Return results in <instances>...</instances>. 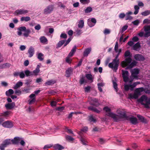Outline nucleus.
Segmentation results:
<instances>
[{
	"instance_id": "obj_28",
	"label": "nucleus",
	"mask_w": 150,
	"mask_h": 150,
	"mask_svg": "<svg viewBox=\"0 0 150 150\" xmlns=\"http://www.w3.org/2000/svg\"><path fill=\"white\" fill-rule=\"evenodd\" d=\"M137 117L142 122L145 123L146 122V119L142 116L140 115H137Z\"/></svg>"
},
{
	"instance_id": "obj_11",
	"label": "nucleus",
	"mask_w": 150,
	"mask_h": 150,
	"mask_svg": "<svg viewBox=\"0 0 150 150\" xmlns=\"http://www.w3.org/2000/svg\"><path fill=\"white\" fill-rule=\"evenodd\" d=\"M53 8L54 7L53 5H49L44 9V13L46 14L50 13L53 11Z\"/></svg>"
},
{
	"instance_id": "obj_45",
	"label": "nucleus",
	"mask_w": 150,
	"mask_h": 150,
	"mask_svg": "<svg viewBox=\"0 0 150 150\" xmlns=\"http://www.w3.org/2000/svg\"><path fill=\"white\" fill-rule=\"evenodd\" d=\"M137 63V62L135 61H133L130 63V64H129V67L131 68H133L136 65Z\"/></svg>"
},
{
	"instance_id": "obj_19",
	"label": "nucleus",
	"mask_w": 150,
	"mask_h": 150,
	"mask_svg": "<svg viewBox=\"0 0 150 150\" xmlns=\"http://www.w3.org/2000/svg\"><path fill=\"white\" fill-rule=\"evenodd\" d=\"M20 140V139L19 137H15L13 139L11 140L12 144H17L19 143Z\"/></svg>"
},
{
	"instance_id": "obj_59",
	"label": "nucleus",
	"mask_w": 150,
	"mask_h": 150,
	"mask_svg": "<svg viewBox=\"0 0 150 150\" xmlns=\"http://www.w3.org/2000/svg\"><path fill=\"white\" fill-rule=\"evenodd\" d=\"M66 139L67 140L70 141H73L74 140V139L73 138H72L71 136L68 135L66 136Z\"/></svg>"
},
{
	"instance_id": "obj_5",
	"label": "nucleus",
	"mask_w": 150,
	"mask_h": 150,
	"mask_svg": "<svg viewBox=\"0 0 150 150\" xmlns=\"http://www.w3.org/2000/svg\"><path fill=\"white\" fill-rule=\"evenodd\" d=\"M29 12V11L24 9H19L16 10L14 13L15 15L18 16L19 15H25Z\"/></svg>"
},
{
	"instance_id": "obj_62",
	"label": "nucleus",
	"mask_w": 150,
	"mask_h": 150,
	"mask_svg": "<svg viewBox=\"0 0 150 150\" xmlns=\"http://www.w3.org/2000/svg\"><path fill=\"white\" fill-rule=\"evenodd\" d=\"M57 104V102L54 101H52L50 103L52 107L56 106Z\"/></svg>"
},
{
	"instance_id": "obj_2",
	"label": "nucleus",
	"mask_w": 150,
	"mask_h": 150,
	"mask_svg": "<svg viewBox=\"0 0 150 150\" xmlns=\"http://www.w3.org/2000/svg\"><path fill=\"white\" fill-rule=\"evenodd\" d=\"M121 52V50L120 49L118 51V53L116 55L115 58L113 59L112 62L108 64L109 67L112 69L115 72H116L118 68L120 62L119 59H117Z\"/></svg>"
},
{
	"instance_id": "obj_8",
	"label": "nucleus",
	"mask_w": 150,
	"mask_h": 150,
	"mask_svg": "<svg viewBox=\"0 0 150 150\" xmlns=\"http://www.w3.org/2000/svg\"><path fill=\"white\" fill-rule=\"evenodd\" d=\"M125 120H129L130 123L134 125H135L138 123L137 118L133 116L130 117L127 116Z\"/></svg>"
},
{
	"instance_id": "obj_9",
	"label": "nucleus",
	"mask_w": 150,
	"mask_h": 150,
	"mask_svg": "<svg viewBox=\"0 0 150 150\" xmlns=\"http://www.w3.org/2000/svg\"><path fill=\"white\" fill-rule=\"evenodd\" d=\"M122 73L124 81L125 82H127L129 80V78L128 76L129 74L128 71L122 70Z\"/></svg>"
},
{
	"instance_id": "obj_31",
	"label": "nucleus",
	"mask_w": 150,
	"mask_h": 150,
	"mask_svg": "<svg viewBox=\"0 0 150 150\" xmlns=\"http://www.w3.org/2000/svg\"><path fill=\"white\" fill-rule=\"evenodd\" d=\"M14 91L12 89H9L6 92V94L7 96H9L13 94Z\"/></svg>"
},
{
	"instance_id": "obj_39",
	"label": "nucleus",
	"mask_w": 150,
	"mask_h": 150,
	"mask_svg": "<svg viewBox=\"0 0 150 150\" xmlns=\"http://www.w3.org/2000/svg\"><path fill=\"white\" fill-rule=\"evenodd\" d=\"M134 8L135 10L134 12V14L135 15H136L138 14L139 12V7L138 5H135L134 6Z\"/></svg>"
},
{
	"instance_id": "obj_48",
	"label": "nucleus",
	"mask_w": 150,
	"mask_h": 150,
	"mask_svg": "<svg viewBox=\"0 0 150 150\" xmlns=\"http://www.w3.org/2000/svg\"><path fill=\"white\" fill-rule=\"evenodd\" d=\"M113 86L114 89L116 91H117L118 90L117 89V84L116 82H115L114 81H112Z\"/></svg>"
},
{
	"instance_id": "obj_56",
	"label": "nucleus",
	"mask_w": 150,
	"mask_h": 150,
	"mask_svg": "<svg viewBox=\"0 0 150 150\" xmlns=\"http://www.w3.org/2000/svg\"><path fill=\"white\" fill-rule=\"evenodd\" d=\"M80 140L82 143V144L84 145H86V140L83 137H81L80 139Z\"/></svg>"
},
{
	"instance_id": "obj_41",
	"label": "nucleus",
	"mask_w": 150,
	"mask_h": 150,
	"mask_svg": "<svg viewBox=\"0 0 150 150\" xmlns=\"http://www.w3.org/2000/svg\"><path fill=\"white\" fill-rule=\"evenodd\" d=\"M132 55L129 50H127L125 51L124 54V56L125 57H131Z\"/></svg>"
},
{
	"instance_id": "obj_61",
	"label": "nucleus",
	"mask_w": 150,
	"mask_h": 150,
	"mask_svg": "<svg viewBox=\"0 0 150 150\" xmlns=\"http://www.w3.org/2000/svg\"><path fill=\"white\" fill-rule=\"evenodd\" d=\"M126 16L125 17V20H131L133 19V17L132 16H130V15L126 14Z\"/></svg>"
},
{
	"instance_id": "obj_53",
	"label": "nucleus",
	"mask_w": 150,
	"mask_h": 150,
	"mask_svg": "<svg viewBox=\"0 0 150 150\" xmlns=\"http://www.w3.org/2000/svg\"><path fill=\"white\" fill-rule=\"evenodd\" d=\"M32 81V80L31 79H26L25 80V84L27 85H28L31 84V83Z\"/></svg>"
},
{
	"instance_id": "obj_26",
	"label": "nucleus",
	"mask_w": 150,
	"mask_h": 150,
	"mask_svg": "<svg viewBox=\"0 0 150 150\" xmlns=\"http://www.w3.org/2000/svg\"><path fill=\"white\" fill-rule=\"evenodd\" d=\"M88 109L91 110L93 111L96 112L97 113H99L100 112L99 110L97 109L96 108L93 106H89L88 108Z\"/></svg>"
},
{
	"instance_id": "obj_10",
	"label": "nucleus",
	"mask_w": 150,
	"mask_h": 150,
	"mask_svg": "<svg viewBox=\"0 0 150 150\" xmlns=\"http://www.w3.org/2000/svg\"><path fill=\"white\" fill-rule=\"evenodd\" d=\"M134 57L136 60L139 61H143L145 59L144 57L142 54H135Z\"/></svg>"
},
{
	"instance_id": "obj_4",
	"label": "nucleus",
	"mask_w": 150,
	"mask_h": 150,
	"mask_svg": "<svg viewBox=\"0 0 150 150\" xmlns=\"http://www.w3.org/2000/svg\"><path fill=\"white\" fill-rule=\"evenodd\" d=\"M12 144L11 140L10 139H7L5 140L0 146V149L1 150H4V148L7 146Z\"/></svg>"
},
{
	"instance_id": "obj_7",
	"label": "nucleus",
	"mask_w": 150,
	"mask_h": 150,
	"mask_svg": "<svg viewBox=\"0 0 150 150\" xmlns=\"http://www.w3.org/2000/svg\"><path fill=\"white\" fill-rule=\"evenodd\" d=\"M143 28L145 33L144 37L147 38L150 36V25H146L144 26Z\"/></svg>"
},
{
	"instance_id": "obj_43",
	"label": "nucleus",
	"mask_w": 150,
	"mask_h": 150,
	"mask_svg": "<svg viewBox=\"0 0 150 150\" xmlns=\"http://www.w3.org/2000/svg\"><path fill=\"white\" fill-rule=\"evenodd\" d=\"M40 40L41 42L42 43H45L47 41V38L45 36H42L40 38Z\"/></svg>"
},
{
	"instance_id": "obj_47",
	"label": "nucleus",
	"mask_w": 150,
	"mask_h": 150,
	"mask_svg": "<svg viewBox=\"0 0 150 150\" xmlns=\"http://www.w3.org/2000/svg\"><path fill=\"white\" fill-rule=\"evenodd\" d=\"M9 114V112L8 111H6L1 114L0 116L6 117Z\"/></svg>"
},
{
	"instance_id": "obj_24",
	"label": "nucleus",
	"mask_w": 150,
	"mask_h": 150,
	"mask_svg": "<svg viewBox=\"0 0 150 150\" xmlns=\"http://www.w3.org/2000/svg\"><path fill=\"white\" fill-rule=\"evenodd\" d=\"M141 47L140 43L138 42L134 45L133 47V49L134 50L137 51L138 49L139 48Z\"/></svg>"
},
{
	"instance_id": "obj_23",
	"label": "nucleus",
	"mask_w": 150,
	"mask_h": 150,
	"mask_svg": "<svg viewBox=\"0 0 150 150\" xmlns=\"http://www.w3.org/2000/svg\"><path fill=\"white\" fill-rule=\"evenodd\" d=\"M56 81L55 80H50L47 81L44 84V86H47L48 85L53 84L56 83Z\"/></svg>"
},
{
	"instance_id": "obj_42",
	"label": "nucleus",
	"mask_w": 150,
	"mask_h": 150,
	"mask_svg": "<svg viewBox=\"0 0 150 150\" xmlns=\"http://www.w3.org/2000/svg\"><path fill=\"white\" fill-rule=\"evenodd\" d=\"M92 11V9L90 6L87 7L84 10L85 12L86 13H88Z\"/></svg>"
},
{
	"instance_id": "obj_57",
	"label": "nucleus",
	"mask_w": 150,
	"mask_h": 150,
	"mask_svg": "<svg viewBox=\"0 0 150 150\" xmlns=\"http://www.w3.org/2000/svg\"><path fill=\"white\" fill-rule=\"evenodd\" d=\"M85 81V77H82V78H81L80 80V84H83Z\"/></svg>"
},
{
	"instance_id": "obj_32",
	"label": "nucleus",
	"mask_w": 150,
	"mask_h": 150,
	"mask_svg": "<svg viewBox=\"0 0 150 150\" xmlns=\"http://www.w3.org/2000/svg\"><path fill=\"white\" fill-rule=\"evenodd\" d=\"M88 120L91 122H95L96 121V120L94 118L92 115L88 116Z\"/></svg>"
},
{
	"instance_id": "obj_44",
	"label": "nucleus",
	"mask_w": 150,
	"mask_h": 150,
	"mask_svg": "<svg viewBox=\"0 0 150 150\" xmlns=\"http://www.w3.org/2000/svg\"><path fill=\"white\" fill-rule=\"evenodd\" d=\"M139 73V70L138 69H134L132 72V74L137 75Z\"/></svg>"
},
{
	"instance_id": "obj_52",
	"label": "nucleus",
	"mask_w": 150,
	"mask_h": 150,
	"mask_svg": "<svg viewBox=\"0 0 150 150\" xmlns=\"http://www.w3.org/2000/svg\"><path fill=\"white\" fill-rule=\"evenodd\" d=\"M103 110L105 111L106 112H111V109L107 106L104 107L103 108Z\"/></svg>"
},
{
	"instance_id": "obj_37",
	"label": "nucleus",
	"mask_w": 150,
	"mask_h": 150,
	"mask_svg": "<svg viewBox=\"0 0 150 150\" xmlns=\"http://www.w3.org/2000/svg\"><path fill=\"white\" fill-rule=\"evenodd\" d=\"M86 77L89 80L91 81L92 82L93 81V79L91 74H86Z\"/></svg>"
},
{
	"instance_id": "obj_1",
	"label": "nucleus",
	"mask_w": 150,
	"mask_h": 150,
	"mask_svg": "<svg viewBox=\"0 0 150 150\" xmlns=\"http://www.w3.org/2000/svg\"><path fill=\"white\" fill-rule=\"evenodd\" d=\"M116 112L118 115H117L112 112H108L107 115L112 117L115 122H117L121 119H126L127 117L125 112L120 110H117Z\"/></svg>"
},
{
	"instance_id": "obj_30",
	"label": "nucleus",
	"mask_w": 150,
	"mask_h": 150,
	"mask_svg": "<svg viewBox=\"0 0 150 150\" xmlns=\"http://www.w3.org/2000/svg\"><path fill=\"white\" fill-rule=\"evenodd\" d=\"M30 20V18L29 16L26 17H22L21 18V21H25V22H28Z\"/></svg>"
},
{
	"instance_id": "obj_27",
	"label": "nucleus",
	"mask_w": 150,
	"mask_h": 150,
	"mask_svg": "<svg viewBox=\"0 0 150 150\" xmlns=\"http://www.w3.org/2000/svg\"><path fill=\"white\" fill-rule=\"evenodd\" d=\"M23 83L21 81L18 82L14 86V88L16 89L22 86Z\"/></svg>"
},
{
	"instance_id": "obj_12",
	"label": "nucleus",
	"mask_w": 150,
	"mask_h": 150,
	"mask_svg": "<svg viewBox=\"0 0 150 150\" xmlns=\"http://www.w3.org/2000/svg\"><path fill=\"white\" fill-rule=\"evenodd\" d=\"M2 125L4 127L7 128H11L13 126L12 122L9 121H7L4 122L2 124Z\"/></svg>"
},
{
	"instance_id": "obj_21",
	"label": "nucleus",
	"mask_w": 150,
	"mask_h": 150,
	"mask_svg": "<svg viewBox=\"0 0 150 150\" xmlns=\"http://www.w3.org/2000/svg\"><path fill=\"white\" fill-rule=\"evenodd\" d=\"M139 95V94L135 92L133 95L131 94H129V96L130 98L136 99L138 98Z\"/></svg>"
},
{
	"instance_id": "obj_34",
	"label": "nucleus",
	"mask_w": 150,
	"mask_h": 150,
	"mask_svg": "<svg viewBox=\"0 0 150 150\" xmlns=\"http://www.w3.org/2000/svg\"><path fill=\"white\" fill-rule=\"evenodd\" d=\"M140 83V82H134L132 85H130V88H131V90H132L136 86L139 84Z\"/></svg>"
},
{
	"instance_id": "obj_25",
	"label": "nucleus",
	"mask_w": 150,
	"mask_h": 150,
	"mask_svg": "<svg viewBox=\"0 0 150 150\" xmlns=\"http://www.w3.org/2000/svg\"><path fill=\"white\" fill-rule=\"evenodd\" d=\"M25 32L23 33V35L25 37H28L30 34L31 33L30 30L29 29H26L25 31Z\"/></svg>"
},
{
	"instance_id": "obj_63",
	"label": "nucleus",
	"mask_w": 150,
	"mask_h": 150,
	"mask_svg": "<svg viewBox=\"0 0 150 150\" xmlns=\"http://www.w3.org/2000/svg\"><path fill=\"white\" fill-rule=\"evenodd\" d=\"M36 100L35 98H33L31 100H29L28 102H29V104H32L35 103Z\"/></svg>"
},
{
	"instance_id": "obj_60",
	"label": "nucleus",
	"mask_w": 150,
	"mask_h": 150,
	"mask_svg": "<svg viewBox=\"0 0 150 150\" xmlns=\"http://www.w3.org/2000/svg\"><path fill=\"white\" fill-rule=\"evenodd\" d=\"M130 88V85H125L124 86V89L126 91H129V88Z\"/></svg>"
},
{
	"instance_id": "obj_64",
	"label": "nucleus",
	"mask_w": 150,
	"mask_h": 150,
	"mask_svg": "<svg viewBox=\"0 0 150 150\" xmlns=\"http://www.w3.org/2000/svg\"><path fill=\"white\" fill-rule=\"evenodd\" d=\"M60 37L62 38L66 39L67 37L66 34L65 33H62L60 35Z\"/></svg>"
},
{
	"instance_id": "obj_17",
	"label": "nucleus",
	"mask_w": 150,
	"mask_h": 150,
	"mask_svg": "<svg viewBox=\"0 0 150 150\" xmlns=\"http://www.w3.org/2000/svg\"><path fill=\"white\" fill-rule=\"evenodd\" d=\"M76 46H74V47H73L72 50H71L68 56L69 57H72L73 55L75 52H76Z\"/></svg>"
},
{
	"instance_id": "obj_50",
	"label": "nucleus",
	"mask_w": 150,
	"mask_h": 150,
	"mask_svg": "<svg viewBox=\"0 0 150 150\" xmlns=\"http://www.w3.org/2000/svg\"><path fill=\"white\" fill-rule=\"evenodd\" d=\"M80 2L83 4H88L90 2V0H80Z\"/></svg>"
},
{
	"instance_id": "obj_54",
	"label": "nucleus",
	"mask_w": 150,
	"mask_h": 150,
	"mask_svg": "<svg viewBox=\"0 0 150 150\" xmlns=\"http://www.w3.org/2000/svg\"><path fill=\"white\" fill-rule=\"evenodd\" d=\"M128 28V26L127 25H125L122 28L121 30L120 31V32L122 33H123L124 31L126 30Z\"/></svg>"
},
{
	"instance_id": "obj_20",
	"label": "nucleus",
	"mask_w": 150,
	"mask_h": 150,
	"mask_svg": "<svg viewBox=\"0 0 150 150\" xmlns=\"http://www.w3.org/2000/svg\"><path fill=\"white\" fill-rule=\"evenodd\" d=\"M91 51V48H88L85 50H84L83 55L84 57H87L88 56V54L90 53Z\"/></svg>"
},
{
	"instance_id": "obj_6",
	"label": "nucleus",
	"mask_w": 150,
	"mask_h": 150,
	"mask_svg": "<svg viewBox=\"0 0 150 150\" xmlns=\"http://www.w3.org/2000/svg\"><path fill=\"white\" fill-rule=\"evenodd\" d=\"M132 59L130 57L126 58L125 60L121 62V66L122 67L124 68L129 64L132 62Z\"/></svg>"
},
{
	"instance_id": "obj_13",
	"label": "nucleus",
	"mask_w": 150,
	"mask_h": 150,
	"mask_svg": "<svg viewBox=\"0 0 150 150\" xmlns=\"http://www.w3.org/2000/svg\"><path fill=\"white\" fill-rule=\"evenodd\" d=\"M73 69L71 67L68 68L66 71L65 76L67 78H69L73 74Z\"/></svg>"
},
{
	"instance_id": "obj_49",
	"label": "nucleus",
	"mask_w": 150,
	"mask_h": 150,
	"mask_svg": "<svg viewBox=\"0 0 150 150\" xmlns=\"http://www.w3.org/2000/svg\"><path fill=\"white\" fill-rule=\"evenodd\" d=\"M143 24H150V19L148 18L144 19L143 21Z\"/></svg>"
},
{
	"instance_id": "obj_46",
	"label": "nucleus",
	"mask_w": 150,
	"mask_h": 150,
	"mask_svg": "<svg viewBox=\"0 0 150 150\" xmlns=\"http://www.w3.org/2000/svg\"><path fill=\"white\" fill-rule=\"evenodd\" d=\"M43 54L42 53H39L38 54V58L40 61H42L43 60V58L42 57Z\"/></svg>"
},
{
	"instance_id": "obj_40",
	"label": "nucleus",
	"mask_w": 150,
	"mask_h": 150,
	"mask_svg": "<svg viewBox=\"0 0 150 150\" xmlns=\"http://www.w3.org/2000/svg\"><path fill=\"white\" fill-rule=\"evenodd\" d=\"M24 72L26 76H28L33 75V74L32 73V72H30L29 70H26L24 71Z\"/></svg>"
},
{
	"instance_id": "obj_16",
	"label": "nucleus",
	"mask_w": 150,
	"mask_h": 150,
	"mask_svg": "<svg viewBox=\"0 0 150 150\" xmlns=\"http://www.w3.org/2000/svg\"><path fill=\"white\" fill-rule=\"evenodd\" d=\"M145 101L146 102L145 103L142 102L141 103V104L144 105L145 108H149V105H150V99H147Z\"/></svg>"
},
{
	"instance_id": "obj_35",
	"label": "nucleus",
	"mask_w": 150,
	"mask_h": 150,
	"mask_svg": "<svg viewBox=\"0 0 150 150\" xmlns=\"http://www.w3.org/2000/svg\"><path fill=\"white\" fill-rule=\"evenodd\" d=\"M65 40H63L61 41H59L57 45V46L58 47H61V46L64 44L65 42Z\"/></svg>"
},
{
	"instance_id": "obj_18",
	"label": "nucleus",
	"mask_w": 150,
	"mask_h": 150,
	"mask_svg": "<svg viewBox=\"0 0 150 150\" xmlns=\"http://www.w3.org/2000/svg\"><path fill=\"white\" fill-rule=\"evenodd\" d=\"M40 66L39 65H38L35 70H34L32 73L35 76H37L38 75V73L40 71Z\"/></svg>"
},
{
	"instance_id": "obj_15",
	"label": "nucleus",
	"mask_w": 150,
	"mask_h": 150,
	"mask_svg": "<svg viewBox=\"0 0 150 150\" xmlns=\"http://www.w3.org/2000/svg\"><path fill=\"white\" fill-rule=\"evenodd\" d=\"M28 53L29 54L28 57H32L34 53V48L32 46L30 47L28 51Z\"/></svg>"
},
{
	"instance_id": "obj_36",
	"label": "nucleus",
	"mask_w": 150,
	"mask_h": 150,
	"mask_svg": "<svg viewBox=\"0 0 150 150\" xmlns=\"http://www.w3.org/2000/svg\"><path fill=\"white\" fill-rule=\"evenodd\" d=\"M150 14V11L149 10H146L142 12L141 14L144 16H146Z\"/></svg>"
},
{
	"instance_id": "obj_51",
	"label": "nucleus",
	"mask_w": 150,
	"mask_h": 150,
	"mask_svg": "<svg viewBox=\"0 0 150 150\" xmlns=\"http://www.w3.org/2000/svg\"><path fill=\"white\" fill-rule=\"evenodd\" d=\"M11 66V64L9 63H7L4 64L3 65V67L5 68H8Z\"/></svg>"
},
{
	"instance_id": "obj_38",
	"label": "nucleus",
	"mask_w": 150,
	"mask_h": 150,
	"mask_svg": "<svg viewBox=\"0 0 150 150\" xmlns=\"http://www.w3.org/2000/svg\"><path fill=\"white\" fill-rule=\"evenodd\" d=\"M88 130V128L87 127H85L83 128L81 130V131L79 132V134L81 136L82 134V132H86Z\"/></svg>"
},
{
	"instance_id": "obj_55",
	"label": "nucleus",
	"mask_w": 150,
	"mask_h": 150,
	"mask_svg": "<svg viewBox=\"0 0 150 150\" xmlns=\"http://www.w3.org/2000/svg\"><path fill=\"white\" fill-rule=\"evenodd\" d=\"M26 28L25 26H21L19 28H18V30L19 31H24L26 29Z\"/></svg>"
},
{
	"instance_id": "obj_33",
	"label": "nucleus",
	"mask_w": 150,
	"mask_h": 150,
	"mask_svg": "<svg viewBox=\"0 0 150 150\" xmlns=\"http://www.w3.org/2000/svg\"><path fill=\"white\" fill-rule=\"evenodd\" d=\"M84 22L83 20H81L79 22L78 27L79 28H82L84 26Z\"/></svg>"
},
{
	"instance_id": "obj_14",
	"label": "nucleus",
	"mask_w": 150,
	"mask_h": 150,
	"mask_svg": "<svg viewBox=\"0 0 150 150\" xmlns=\"http://www.w3.org/2000/svg\"><path fill=\"white\" fill-rule=\"evenodd\" d=\"M15 106V102H12L11 103H8L5 105V107L7 109H11L13 108Z\"/></svg>"
},
{
	"instance_id": "obj_29",
	"label": "nucleus",
	"mask_w": 150,
	"mask_h": 150,
	"mask_svg": "<svg viewBox=\"0 0 150 150\" xmlns=\"http://www.w3.org/2000/svg\"><path fill=\"white\" fill-rule=\"evenodd\" d=\"M144 91V88L140 87L136 88L135 90V92L140 94L141 92Z\"/></svg>"
},
{
	"instance_id": "obj_22",
	"label": "nucleus",
	"mask_w": 150,
	"mask_h": 150,
	"mask_svg": "<svg viewBox=\"0 0 150 150\" xmlns=\"http://www.w3.org/2000/svg\"><path fill=\"white\" fill-rule=\"evenodd\" d=\"M147 98V97L146 96L143 95L142 96L141 98L138 100V101L141 103L143 102V101H145Z\"/></svg>"
},
{
	"instance_id": "obj_3",
	"label": "nucleus",
	"mask_w": 150,
	"mask_h": 150,
	"mask_svg": "<svg viewBox=\"0 0 150 150\" xmlns=\"http://www.w3.org/2000/svg\"><path fill=\"white\" fill-rule=\"evenodd\" d=\"M52 146L54 149L56 150H62V149H64V147L63 146L58 144H57L54 145L53 146L51 144L46 145L43 147V149L47 150L48 148H50Z\"/></svg>"
},
{
	"instance_id": "obj_58",
	"label": "nucleus",
	"mask_w": 150,
	"mask_h": 150,
	"mask_svg": "<svg viewBox=\"0 0 150 150\" xmlns=\"http://www.w3.org/2000/svg\"><path fill=\"white\" fill-rule=\"evenodd\" d=\"M133 24L135 25H138L139 23V21L138 20H136L132 22Z\"/></svg>"
}]
</instances>
